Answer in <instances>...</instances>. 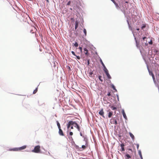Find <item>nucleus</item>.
Masks as SVG:
<instances>
[{"label":"nucleus","instance_id":"f257e3e1","mask_svg":"<svg viewBox=\"0 0 159 159\" xmlns=\"http://www.w3.org/2000/svg\"><path fill=\"white\" fill-rule=\"evenodd\" d=\"M70 125H72V126H74L75 127L77 128L78 130L79 131H80V127L75 122L73 121H70L68 122V124H67V128L69 129V130H70L69 129L70 126Z\"/></svg>","mask_w":159,"mask_h":159},{"label":"nucleus","instance_id":"f03ea898","mask_svg":"<svg viewBox=\"0 0 159 159\" xmlns=\"http://www.w3.org/2000/svg\"><path fill=\"white\" fill-rule=\"evenodd\" d=\"M32 152L35 153H40L41 152L40 146L39 145L35 146L34 149L32 150Z\"/></svg>","mask_w":159,"mask_h":159},{"label":"nucleus","instance_id":"7ed1b4c3","mask_svg":"<svg viewBox=\"0 0 159 159\" xmlns=\"http://www.w3.org/2000/svg\"><path fill=\"white\" fill-rule=\"evenodd\" d=\"M130 10L132 16H136L137 15L136 8L133 7L131 8Z\"/></svg>","mask_w":159,"mask_h":159},{"label":"nucleus","instance_id":"20e7f679","mask_svg":"<svg viewBox=\"0 0 159 159\" xmlns=\"http://www.w3.org/2000/svg\"><path fill=\"white\" fill-rule=\"evenodd\" d=\"M26 145H24L19 148H16L11 149H10V150H12L13 151H18L24 149L26 148Z\"/></svg>","mask_w":159,"mask_h":159},{"label":"nucleus","instance_id":"39448f33","mask_svg":"<svg viewBox=\"0 0 159 159\" xmlns=\"http://www.w3.org/2000/svg\"><path fill=\"white\" fill-rule=\"evenodd\" d=\"M110 122L111 124H115L116 125L117 124V121L114 118H111L110 120Z\"/></svg>","mask_w":159,"mask_h":159},{"label":"nucleus","instance_id":"423d86ee","mask_svg":"<svg viewBox=\"0 0 159 159\" xmlns=\"http://www.w3.org/2000/svg\"><path fill=\"white\" fill-rule=\"evenodd\" d=\"M88 147V143L87 141H85V145H83L82 146L81 148L83 149H85L86 148Z\"/></svg>","mask_w":159,"mask_h":159},{"label":"nucleus","instance_id":"0eeeda50","mask_svg":"<svg viewBox=\"0 0 159 159\" xmlns=\"http://www.w3.org/2000/svg\"><path fill=\"white\" fill-rule=\"evenodd\" d=\"M99 114L102 116L104 117V112L103 111V108L99 112Z\"/></svg>","mask_w":159,"mask_h":159},{"label":"nucleus","instance_id":"6e6552de","mask_svg":"<svg viewBox=\"0 0 159 159\" xmlns=\"http://www.w3.org/2000/svg\"><path fill=\"white\" fill-rule=\"evenodd\" d=\"M84 50L85 55L88 56L89 55V53H88V50L85 48H84Z\"/></svg>","mask_w":159,"mask_h":159},{"label":"nucleus","instance_id":"1a4fd4ad","mask_svg":"<svg viewBox=\"0 0 159 159\" xmlns=\"http://www.w3.org/2000/svg\"><path fill=\"white\" fill-rule=\"evenodd\" d=\"M124 146V144H121L120 146V150H121L122 151H124L125 150Z\"/></svg>","mask_w":159,"mask_h":159},{"label":"nucleus","instance_id":"9d476101","mask_svg":"<svg viewBox=\"0 0 159 159\" xmlns=\"http://www.w3.org/2000/svg\"><path fill=\"white\" fill-rule=\"evenodd\" d=\"M59 134L61 136H64V134L62 130H61V128L59 129Z\"/></svg>","mask_w":159,"mask_h":159},{"label":"nucleus","instance_id":"9b49d317","mask_svg":"<svg viewBox=\"0 0 159 159\" xmlns=\"http://www.w3.org/2000/svg\"><path fill=\"white\" fill-rule=\"evenodd\" d=\"M122 114H123V116L124 117L125 119H127V116L126 115V114H125V113L124 111V110H123L122 111Z\"/></svg>","mask_w":159,"mask_h":159},{"label":"nucleus","instance_id":"f8f14e48","mask_svg":"<svg viewBox=\"0 0 159 159\" xmlns=\"http://www.w3.org/2000/svg\"><path fill=\"white\" fill-rule=\"evenodd\" d=\"M78 22L77 21H76L75 22V29L76 30L77 29L78 27Z\"/></svg>","mask_w":159,"mask_h":159},{"label":"nucleus","instance_id":"ddd939ff","mask_svg":"<svg viewBox=\"0 0 159 159\" xmlns=\"http://www.w3.org/2000/svg\"><path fill=\"white\" fill-rule=\"evenodd\" d=\"M112 115H113L112 112L111 111V112H109V113H108V117L109 118H111V116H112Z\"/></svg>","mask_w":159,"mask_h":159},{"label":"nucleus","instance_id":"4468645a","mask_svg":"<svg viewBox=\"0 0 159 159\" xmlns=\"http://www.w3.org/2000/svg\"><path fill=\"white\" fill-rule=\"evenodd\" d=\"M93 74V71L90 70V71L89 72V75L90 77H92V75Z\"/></svg>","mask_w":159,"mask_h":159},{"label":"nucleus","instance_id":"2eb2a0df","mask_svg":"<svg viewBox=\"0 0 159 159\" xmlns=\"http://www.w3.org/2000/svg\"><path fill=\"white\" fill-rule=\"evenodd\" d=\"M136 46L137 48H139L140 47L139 43L136 40Z\"/></svg>","mask_w":159,"mask_h":159},{"label":"nucleus","instance_id":"dca6fc26","mask_svg":"<svg viewBox=\"0 0 159 159\" xmlns=\"http://www.w3.org/2000/svg\"><path fill=\"white\" fill-rule=\"evenodd\" d=\"M138 153H139V154L140 157L141 158V159H143V157L142 156V153H141V152L140 150H139L138 151Z\"/></svg>","mask_w":159,"mask_h":159},{"label":"nucleus","instance_id":"f3484780","mask_svg":"<svg viewBox=\"0 0 159 159\" xmlns=\"http://www.w3.org/2000/svg\"><path fill=\"white\" fill-rule=\"evenodd\" d=\"M130 136L131 137L133 140H134V135L131 133H130Z\"/></svg>","mask_w":159,"mask_h":159},{"label":"nucleus","instance_id":"a211bd4d","mask_svg":"<svg viewBox=\"0 0 159 159\" xmlns=\"http://www.w3.org/2000/svg\"><path fill=\"white\" fill-rule=\"evenodd\" d=\"M106 75L107 77V78L109 79H111V76L110 75V74H109V73H107V74H106Z\"/></svg>","mask_w":159,"mask_h":159},{"label":"nucleus","instance_id":"6ab92c4d","mask_svg":"<svg viewBox=\"0 0 159 159\" xmlns=\"http://www.w3.org/2000/svg\"><path fill=\"white\" fill-rule=\"evenodd\" d=\"M104 68V71L105 72V73L106 74H107V73H108V70H107V69L106 68V67H105V68Z\"/></svg>","mask_w":159,"mask_h":159},{"label":"nucleus","instance_id":"aec40b11","mask_svg":"<svg viewBox=\"0 0 159 159\" xmlns=\"http://www.w3.org/2000/svg\"><path fill=\"white\" fill-rule=\"evenodd\" d=\"M110 108L112 110H116V108L115 107H114L113 106H109Z\"/></svg>","mask_w":159,"mask_h":159},{"label":"nucleus","instance_id":"412c9836","mask_svg":"<svg viewBox=\"0 0 159 159\" xmlns=\"http://www.w3.org/2000/svg\"><path fill=\"white\" fill-rule=\"evenodd\" d=\"M73 44H74V45L76 47H78V44L76 42H75V43H73Z\"/></svg>","mask_w":159,"mask_h":159},{"label":"nucleus","instance_id":"4be33fe9","mask_svg":"<svg viewBox=\"0 0 159 159\" xmlns=\"http://www.w3.org/2000/svg\"><path fill=\"white\" fill-rule=\"evenodd\" d=\"M57 125L58 127V129H60L61 128V127H60V124H59V122L57 121Z\"/></svg>","mask_w":159,"mask_h":159},{"label":"nucleus","instance_id":"5701e85b","mask_svg":"<svg viewBox=\"0 0 159 159\" xmlns=\"http://www.w3.org/2000/svg\"><path fill=\"white\" fill-rule=\"evenodd\" d=\"M38 91V88H36L33 91V93L35 94Z\"/></svg>","mask_w":159,"mask_h":159},{"label":"nucleus","instance_id":"b1692460","mask_svg":"<svg viewBox=\"0 0 159 159\" xmlns=\"http://www.w3.org/2000/svg\"><path fill=\"white\" fill-rule=\"evenodd\" d=\"M84 33L85 35L86 36L87 34V31L84 28Z\"/></svg>","mask_w":159,"mask_h":159},{"label":"nucleus","instance_id":"393cba45","mask_svg":"<svg viewBox=\"0 0 159 159\" xmlns=\"http://www.w3.org/2000/svg\"><path fill=\"white\" fill-rule=\"evenodd\" d=\"M143 40H142V43H143V42L145 40V39H147V38L145 37H144L142 38Z\"/></svg>","mask_w":159,"mask_h":159},{"label":"nucleus","instance_id":"a878e982","mask_svg":"<svg viewBox=\"0 0 159 159\" xmlns=\"http://www.w3.org/2000/svg\"><path fill=\"white\" fill-rule=\"evenodd\" d=\"M125 156L126 157H125V158L126 159H129V155L128 154H127Z\"/></svg>","mask_w":159,"mask_h":159},{"label":"nucleus","instance_id":"bb28decb","mask_svg":"<svg viewBox=\"0 0 159 159\" xmlns=\"http://www.w3.org/2000/svg\"><path fill=\"white\" fill-rule=\"evenodd\" d=\"M101 63L102 65L104 67V68H105L106 67H105L104 64V63L102 62V60H101Z\"/></svg>","mask_w":159,"mask_h":159},{"label":"nucleus","instance_id":"cd10ccee","mask_svg":"<svg viewBox=\"0 0 159 159\" xmlns=\"http://www.w3.org/2000/svg\"><path fill=\"white\" fill-rule=\"evenodd\" d=\"M145 27H146V25H143L141 27V29H143Z\"/></svg>","mask_w":159,"mask_h":159},{"label":"nucleus","instance_id":"c85d7f7f","mask_svg":"<svg viewBox=\"0 0 159 159\" xmlns=\"http://www.w3.org/2000/svg\"><path fill=\"white\" fill-rule=\"evenodd\" d=\"M152 76L153 80H155L154 75L153 73H152Z\"/></svg>","mask_w":159,"mask_h":159},{"label":"nucleus","instance_id":"c756f323","mask_svg":"<svg viewBox=\"0 0 159 159\" xmlns=\"http://www.w3.org/2000/svg\"><path fill=\"white\" fill-rule=\"evenodd\" d=\"M36 30V29L35 28V27H32V30H34V31H35Z\"/></svg>","mask_w":159,"mask_h":159},{"label":"nucleus","instance_id":"7c9ffc66","mask_svg":"<svg viewBox=\"0 0 159 159\" xmlns=\"http://www.w3.org/2000/svg\"><path fill=\"white\" fill-rule=\"evenodd\" d=\"M79 48L80 50V52H82V47H79Z\"/></svg>","mask_w":159,"mask_h":159},{"label":"nucleus","instance_id":"2f4dec72","mask_svg":"<svg viewBox=\"0 0 159 159\" xmlns=\"http://www.w3.org/2000/svg\"><path fill=\"white\" fill-rule=\"evenodd\" d=\"M112 88L114 90H115L116 91H117L115 87L113 85L112 86Z\"/></svg>","mask_w":159,"mask_h":159},{"label":"nucleus","instance_id":"473e14b6","mask_svg":"<svg viewBox=\"0 0 159 159\" xmlns=\"http://www.w3.org/2000/svg\"><path fill=\"white\" fill-rule=\"evenodd\" d=\"M87 63H88V65H89V63H90V61H89V59H88L87 60Z\"/></svg>","mask_w":159,"mask_h":159},{"label":"nucleus","instance_id":"72a5a7b5","mask_svg":"<svg viewBox=\"0 0 159 159\" xmlns=\"http://www.w3.org/2000/svg\"><path fill=\"white\" fill-rule=\"evenodd\" d=\"M71 2L70 1H69L67 3V5H70V4Z\"/></svg>","mask_w":159,"mask_h":159},{"label":"nucleus","instance_id":"f704fd0d","mask_svg":"<svg viewBox=\"0 0 159 159\" xmlns=\"http://www.w3.org/2000/svg\"><path fill=\"white\" fill-rule=\"evenodd\" d=\"M75 56H76V57H77V59H80V56H76V55Z\"/></svg>","mask_w":159,"mask_h":159},{"label":"nucleus","instance_id":"c9c22d12","mask_svg":"<svg viewBox=\"0 0 159 159\" xmlns=\"http://www.w3.org/2000/svg\"><path fill=\"white\" fill-rule=\"evenodd\" d=\"M148 71H149V74L150 75H151L152 76V73H153L152 72L150 71L149 69H148Z\"/></svg>","mask_w":159,"mask_h":159},{"label":"nucleus","instance_id":"e433bc0d","mask_svg":"<svg viewBox=\"0 0 159 159\" xmlns=\"http://www.w3.org/2000/svg\"><path fill=\"white\" fill-rule=\"evenodd\" d=\"M71 53H72V54L74 55V56H76V55H75V52H74V51H72L71 52Z\"/></svg>","mask_w":159,"mask_h":159},{"label":"nucleus","instance_id":"4c0bfd02","mask_svg":"<svg viewBox=\"0 0 159 159\" xmlns=\"http://www.w3.org/2000/svg\"><path fill=\"white\" fill-rule=\"evenodd\" d=\"M69 134H70V135L71 136L73 134V133L72 132H70Z\"/></svg>","mask_w":159,"mask_h":159},{"label":"nucleus","instance_id":"58836bf2","mask_svg":"<svg viewBox=\"0 0 159 159\" xmlns=\"http://www.w3.org/2000/svg\"><path fill=\"white\" fill-rule=\"evenodd\" d=\"M149 43L150 44H152V40H151L150 42H149Z\"/></svg>","mask_w":159,"mask_h":159},{"label":"nucleus","instance_id":"ea45409f","mask_svg":"<svg viewBox=\"0 0 159 159\" xmlns=\"http://www.w3.org/2000/svg\"><path fill=\"white\" fill-rule=\"evenodd\" d=\"M107 96H110V95H111V93H110V92H109V93H108V94H107Z\"/></svg>","mask_w":159,"mask_h":159},{"label":"nucleus","instance_id":"a19ab883","mask_svg":"<svg viewBox=\"0 0 159 159\" xmlns=\"http://www.w3.org/2000/svg\"><path fill=\"white\" fill-rule=\"evenodd\" d=\"M114 3L116 4V2L114 0H111Z\"/></svg>","mask_w":159,"mask_h":159},{"label":"nucleus","instance_id":"79ce46f5","mask_svg":"<svg viewBox=\"0 0 159 159\" xmlns=\"http://www.w3.org/2000/svg\"><path fill=\"white\" fill-rule=\"evenodd\" d=\"M136 145H137V149H138L139 148V145L138 144H136Z\"/></svg>","mask_w":159,"mask_h":159},{"label":"nucleus","instance_id":"37998d69","mask_svg":"<svg viewBox=\"0 0 159 159\" xmlns=\"http://www.w3.org/2000/svg\"><path fill=\"white\" fill-rule=\"evenodd\" d=\"M70 128L71 129H73V126L72 125H70Z\"/></svg>","mask_w":159,"mask_h":159},{"label":"nucleus","instance_id":"c03bdc74","mask_svg":"<svg viewBox=\"0 0 159 159\" xmlns=\"http://www.w3.org/2000/svg\"><path fill=\"white\" fill-rule=\"evenodd\" d=\"M145 44L146 45H147L148 44V43H147V41H146V42L145 43Z\"/></svg>","mask_w":159,"mask_h":159},{"label":"nucleus","instance_id":"a18cd8bd","mask_svg":"<svg viewBox=\"0 0 159 159\" xmlns=\"http://www.w3.org/2000/svg\"><path fill=\"white\" fill-rule=\"evenodd\" d=\"M100 77H101V76H99V80L101 81H102V80H101V79H100Z\"/></svg>","mask_w":159,"mask_h":159},{"label":"nucleus","instance_id":"49530a36","mask_svg":"<svg viewBox=\"0 0 159 159\" xmlns=\"http://www.w3.org/2000/svg\"><path fill=\"white\" fill-rule=\"evenodd\" d=\"M127 22H128V25H129V22L128 20H127Z\"/></svg>","mask_w":159,"mask_h":159},{"label":"nucleus","instance_id":"de8ad7c7","mask_svg":"<svg viewBox=\"0 0 159 159\" xmlns=\"http://www.w3.org/2000/svg\"><path fill=\"white\" fill-rule=\"evenodd\" d=\"M46 1L48 2H49V1H48V0H46Z\"/></svg>","mask_w":159,"mask_h":159},{"label":"nucleus","instance_id":"09e8293b","mask_svg":"<svg viewBox=\"0 0 159 159\" xmlns=\"http://www.w3.org/2000/svg\"><path fill=\"white\" fill-rule=\"evenodd\" d=\"M138 30H139V29H137Z\"/></svg>","mask_w":159,"mask_h":159},{"label":"nucleus","instance_id":"8fccbe9b","mask_svg":"<svg viewBox=\"0 0 159 159\" xmlns=\"http://www.w3.org/2000/svg\"><path fill=\"white\" fill-rule=\"evenodd\" d=\"M80 135H81V136H82V134H81V133L80 134Z\"/></svg>","mask_w":159,"mask_h":159},{"label":"nucleus","instance_id":"3c124183","mask_svg":"<svg viewBox=\"0 0 159 159\" xmlns=\"http://www.w3.org/2000/svg\"><path fill=\"white\" fill-rule=\"evenodd\" d=\"M143 43H144V42H143Z\"/></svg>","mask_w":159,"mask_h":159},{"label":"nucleus","instance_id":"603ef678","mask_svg":"<svg viewBox=\"0 0 159 159\" xmlns=\"http://www.w3.org/2000/svg\"><path fill=\"white\" fill-rule=\"evenodd\" d=\"M129 150H131V149H129Z\"/></svg>","mask_w":159,"mask_h":159},{"label":"nucleus","instance_id":"864d4df0","mask_svg":"<svg viewBox=\"0 0 159 159\" xmlns=\"http://www.w3.org/2000/svg\"><path fill=\"white\" fill-rule=\"evenodd\" d=\"M158 76H159V74L158 75Z\"/></svg>","mask_w":159,"mask_h":159}]
</instances>
